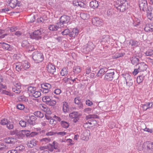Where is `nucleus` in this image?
<instances>
[{
	"mask_svg": "<svg viewBox=\"0 0 153 153\" xmlns=\"http://www.w3.org/2000/svg\"><path fill=\"white\" fill-rule=\"evenodd\" d=\"M139 4L140 10L147 13V17L150 20L153 18V15L152 13V8L150 6L148 7L146 0H139Z\"/></svg>",
	"mask_w": 153,
	"mask_h": 153,
	"instance_id": "f257e3e1",
	"label": "nucleus"
},
{
	"mask_svg": "<svg viewBox=\"0 0 153 153\" xmlns=\"http://www.w3.org/2000/svg\"><path fill=\"white\" fill-rule=\"evenodd\" d=\"M115 7L121 12L124 11L128 8V4L125 0H117L114 4Z\"/></svg>",
	"mask_w": 153,
	"mask_h": 153,
	"instance_id": "f03ea898",
	"label": "nucleus"
},
{
	"mask_svg": "<svg viewBox=\"0 0 153 153\" xmlns=\"http://www.w3.org/2000/svg\"><path fill=\"white\" fill-rule=\"evenodd\" d=\"M70 18L69 16L65 15H63L59 19V22L57 23V24L60 25V27H66L68 24H70Z\"/></svg>",
	"mask_w": 153,
	"mask_h": 153,
	"instance_id": "7ed1b4c3",
	"label": "nucleus"
},
{
	"mask_svg": "<svg viewBox=\"0 0 153 153\" xmlns=\"http://www.w3.org/2000/svg\"><path fill=\"white\" fill-rule=\"evenodd\" d=\"M33 59L36 63L41 62L43 60V55L39 51L35 52L33 54Z\"/></svg>",
	"mask_w": 153,
	"mask_h": 153,
	"instance_id": "20e7f679",
	"label": "nucleus"
},
{
	"mask_svg": "<svg viewBox=\"0 0 153 153\" xmlns=\"http://www.w3.org/2000/svg\"><path fill=\"white\" fill-rule=\"evenodd\" d=\"M42 34V32L40 29L34 31L30 35V38L36 40L41 39L42 37L40 35Z\"/></svg>",
	"mask_w": 153,
	"mask_h": 153,
	"instance_id": "39448f33",
	"label": "nucleus"
},
{
	"mask_svg": "<svg viewBox=\"0 0 153 153\" xmlns=\"http://www.w3.org/2000/svg\"><path fill=\"white\" fill-rule=\"evenodd\" d=\"M123 76L126 81V85L129 87L132 86L133 80L132 79V77L128 73L123 74Z\"/></svg>",
	"mask_w": 153,
	"mask_h": 153,
	"instance_id": "423d86ee",
	"label": "nucleus"
},
{
	"mask_svg": "<svg viewBox=\"0 0 153 153\" xmlns=\"http://www.w3.org/2000/svg\"><path fill=\"white\" fill-rule=\"evenodd\" d=\"M69 116L70 118L74 119L73 121L75 123L79 119V114L77 112H73L69 114Z\"/></svg>",
	"mask_w": 153,
	"mask_h": 153,
	"instance_id": "0eeeda50",
	"label": "nucleus"
},
{
	"mask_svg": "<svg viewBox=\"0 0 153 153\" xmlns=\"http://www.w3.org/2000/svg\"><path fill=\"white\" fill-rule=\"evenodd\" d=\"M146 146L148 151L151 153L153 152V143L150 141H147L144 143Z\"/></svg>",
	"mask_w": 153,
	"mask_h": 153,
	"instance_id": "6e6552de",
	"label": "nucleus"
},
{
	"mask_svg": "<svg viewBox=\"0 0 153 153\" xmlns=\"http://www.w3.org/2000/svg\"><path fill=\"white\" fill-rule=\"evenodd\" d=\"M131 63L133 65H136V66L138 64L139 61V56L137 55H134L132 57L130 58Z\"/></svg>",
	"mask_w": 153,
	"mask_h": 153,
	"instance_id": "1a4fd4ad",
	"label": "nucleus"
},
{
	"mask_svg": "<svg viewBox=\"0 0 153 153\" xmlns=\"http://www.w3.org/2000/svg\"><path fill=\"white\" fill-rule=\"evenodd\" d=\"M92 21L93 24L97 26H100L103 24L102 20L98 18H93Z\"/></svg>",
	"mask_w": 153,
	"mask_h": 153,
	"instance_id": "9d476101",
	"label": "nucleus"
},
{
	"mask_svg": "<svg viewBox=\"0 0 153 153\" xmlns=\"http://www.w3.org/2000/svg\"><path fill=\"white\" fill-rule=\"evenodd\" d=\"M8 2L10 6L13 8H15L16 6H19L20 5V3L17 0H8Z\"/></svg>",
	"mask_w": 153,
	"mask_h": 153,
	"instance_id": "9b49d317",
	"label": "nucleus"
},
{
	"mask_svg": "<svg viewBox=\"0 0 153 153\" xmlns=\"http://www.w3.org/2000/svg\"><path fill=\"white\" fill-rule=\"evenodd\" d=\"M3 141L8 144H14L17 141V139L12 137H7L4 139Z\"/></svg>",
	"mask_w": 153,
	"mask_h": 153,
	"instance_id": "f8f14e48",
	"label": "nucleus"
},
{
	"mask_svg": "<svg viewBox=\"0 0 153 153\" xmlns=\"http://www.w3.org/2000/svg\"><path fill=\"white\" fill-rule=\"evenodd\" d=\"M73 4L74 6H78L81 7L85 8L86 5L83 2L78 0H75L73 1Z\"/></svg>",
	"mask_w": 153,
	"mask_h": 153,
	"instance_id": "ddd939ff",
	"label": "nucleus"
},
{
	"mask_svg": "<svg viewBox=\"0 0 153 153\" xmlns=\"http://www.w3.org/2000/svg\"><path fill=\"white\" fill-rule=\"evenodd\" d=\"M47 71L51 74H54L55 72L56 68L53 65L51 64H49L47 66Z\"/></svg>",
	"mask_w": 153,
	"mask_h": 153,
	"instance_id": "4468645a",
	"label": "nucleus"
},
{
	"mask_svg": "<svg viewBox=\"0 0 153 153\" xmlns=\"http://www.w3.org/2000/svg\"><path fill=\"white\" fill-rule=\"evenodd\" d=\"M36 119V118L35 116L32 115L29 116V118L27 119V122H28L29 124L33 125L35 124V121Z\"/></svg>",
	"mask_w": 153,
	"mask_h": 153,
	"instance_id": "2eb2a0df",
	"label": "nucleus"
},
{
	"mask_svg": "<svg viewBox=\"0 0 153 153\" xmlns=\"http://www.w3.org/2000/svg\"><path fill=\"white\" fill-rule=\"evenodd\" d=\"M148 66L144 63H140V65L139 66L138 68L140 70V73L142 71L144 72L146 70Z\"/></svg>",
	"mask_w": 153,
	"mask_h": 153,
	"instance_id": "dca6fc26",
	"label": "nucleus"
},
{
	"mask_svg": "<svg viewBox=\"0 0 153 153\" xmlns=\"http://www.w3.org/2000/svg\"><path fill=\"white\" fill-rule=\"evenodd\" d=\"M146 74L145 72H144L143 74L140 73V75L137 77V82L140 83L144 79L145 76L146 75Z\"/></svg>",
	"mask_w": 153,
	"mask_h": 153,
	"instance_id": "f3484780",
	"label": "nucleus"
},
{
	"mask_svg": "<svg viewBox=\"0 0 153 153\" xmlns=\"http://www.w3.org/2000/svg\"><path fill=\"white\" fill-rule=\"evenodd\" d=\"M60 27V25H57V23L56 25H50L48 27V29L51 30L56 31Z\"/></svg>",
	"mask_w": 153,
	"mask_h": 153,
	"instance_id": "a211bd4d",
	"label": "nucleus"
},
{
	"mask_svg": "<svg viewBox=\"0 0 153 153\" xmlns=\"http://www.w3.org/2000/svg\"><path fill=\"white\" fill-rule=\"evenodd\" d=\"M94 45L91 42H88V43H87L86 45H84L85 48H86L89 51L93 50L94 48Z\"/></svg>",
	"mask_w": 153,
	"mask_h": 153,
	"instance_id": "6ab92c4d",
	"label": "nucleus"
},
{
	"mask_svg": "<svg viewBox=\"0 0 153 153\" xmlns=\"http://www.w3.org/2000/svg\"><path fill=\"white\" fill-rule=\"evenodd\" d=\"M21 67L23 71L24 70H26L30 67V65L29 63L27 61L23 62L21 64Z\"/></svg>",
	"mask_w": 153,
	"mask_h": 153,
	"instance_id": "aec40b11",
	"label": "nucleus"
},
{
	"mask_svg": "<svg viewBox=\"0 0 153 153\" xmlns=\"http://www.w3.org/2000/svg\"><path fill=\"white\" fill-rule=\"evenodd\" d=\"M90 6L91 8L93 9L97 8L99 6L98 2L95 0L92 1L90 2Z\"/></svg>",
	"mask_w": 153,
	"mask_h": 153,
	"instance_id": "412c9836",
	"label": "nucleus"
},
{
	"mask_svg": "<svg viewBox=\"0 0 153 153\" xmlns=\"http://www.w3.org/2000/svg\"><path fill=\"white\" fill-rule=\"evenodd\" d=\"M78 34V30L77 29L74 28L70 33L69 36L71 37H75Z\"/></svg>",
	"mask_w": 153,
	"mask_h": 153,
	"instance_id": "4be33fe9",
	"label": "nucleus"
},
{
	"mask_svg": "<svg viewBox=\"0 0 153 153\" xmlns=\"http://www.w3.org/2000/svg\"><path fill=\"white\" fill-rule=\"evenodd\" d=\"M114 75L106 73L105 75L104 79L108 81L112 80L114 78Z\"/></svg>",
	"mask_w": 153,
	"mask_h": 153,
	"instance_id": "5701e85b",
	"label": "nucleus"
},
{
	"mask_svg": "<svg viewBox=\"0 0 153 153\" xmlns=\"http://www.w3.org/2000/svg\"><path fill=\"white\" fill-rule=\"evenodd\" d=\"M22 45L23 47H26V48H28V50L30 51V50L29 49V47L30 44L28 42L27 40H25L23 41ZM31 51L32 50H31Z\"/></svg>",
	"mask_w": 153,
	"mask_h": 153,
	"instance_id": "b1692460",
	"label": "nucleus"
},
{
	"mask_svg": "<svg viewBox=\"0 0 153 153\" xmlns=\"http://www.w3.org/2000/svg\"><path fill=\"white\" fill-rule=\"evenodd\" d=\"M36 141L35 140H32L28 142L27 145L28 147L33 148L34 146H36Z\"/></svg>",
	"mask_w": 153,
	"mask_h": 153,
	"instance_id": "393cba45",
	"label": "nucleus"
},
{
	"mask_svg": "<svg viewBox=\"0 0 153 153\" xmlns=\"http://www.w3.org/2000/svg\"><path fill=\"white\" fill-rule=\"evenodd\" d=\"M80 17L83 20H86L89 17V14L84 13H82L80 14Z\"/></svg>",
	"mask_w": 153,
	"mask_h": 153,
	"instance_id": "a878e982",
	"label": "nucleus"
},
{
	"mask_svg": "<svg viewBox=\"0 0 153 153\" xmlns=\"http://www.w3.org/2000/svg\"><path fill=\"white\" fill-rule=\"evenodd\" d=\"M34 115L39 118H42L44 117V114L40 111L35 112L33 113Z\"/></svg>",
	"mask_w": 153,
	"mask_h": 153,
	"instance_id": "bb28decb",
	"label": "nucleus"
},
{
	"mask_svg": "<svg viewBox=\"0 0 153 153\" xmlns=\"http://www.w3.org/2000/svg\"><path fill=\"white\" fill-rule=\"evenodd\" d=\"M36 90V88L32 86H30L28 88V91L29 94H32Z\"/></svg>",
	"mask_w": 153,
	"mask_h": 153,
	"instance_id": "cd10ccee",
	"label": "nucleus"
},
{
	"mask_svg": "<svg viewBox=\"0 0 153 153\" xmlns=\"http://www.w3.org/2000/svg\"><path fill=\"white\" fill-rule=\"evenodd\" d=\"M61 124L62 126L64 128H67L69 126V123L64 121H61Z\"/></svg>",
	"mask_w": 153,
	"mask_h": 153,
	"instance_id": "c85d7f7f",
	"label": "nucleus"
},
{
	"mask_svg": "<svg viewBox=\"0 0 153 153\" xmlns=\"http://www.w3.org/2000/svg\"><path fill=\"white\" fill-rule=\"evenodd\" d=\"M63 110L65 113L69 111L68 103L66 102L64 103L63 104Z\"/></svg>",
	"mask_w": 153,
	"mask_h": 153,
	"instance_id": "c756f323",
	"label": "nucleus"
},
{
	"mask_svg": "<svg viewBox=\"0 0 153 153\" xmlns=\"http://www.w3.org/2000/svg\"><path fill=\"white\" fill-rule=\"evenodd\" d=\"M51 99L49 96H45L42 98V100L44 102H45L46 104L49 102Z\"/></svg>",
	"mask_w": 153,
	"mask_h": 153,
	"instance_id": "7c9ffc66",
	"label": "nucleus"
},
{
	"mask_svg": "<svg viewBox=\"0 0 153 153\" xmlns=\"http://www.w3.org/2000/svg\"><path fill=\"white\" fill-rule=\"evenodd\" d=\"M21 88V87H19V86H18V87H13L12 88V90L15 93L18 94L21 91L20 90Z\"/></svg>",
	"mask_w": 153,
	"mask_h": 153,
	"instance_id": "2f4dec72",
	"label": "nucleus"
},
{
	"mask_svg": "<svg viewBox=\"0 0 153 153\" xmlns=\"http://www.w3.org/2000/svg\"><path fill=\"white\" fill-rule=\"evenodd\" d=\"M41 87L43 89H47L51 88V85L49 83H45L41 85Z\"/></svg>",
	"mask_w": 153,
	"mask_h": 153,
	"instance_id": "473e14b6",
	"label": "nucleus"
},
{
	"mask_svg": "<svg viewBox=\"0 0 153 153\" xmlns=\"http://www.w3.org/2000/svg\"><path fill=\"white\" fill-rule=\"evenodd\" d=\"M129 44V45H131V46L134 47H136L138 45V42L136 41L133 40H130Z\"/></svg>",
	"mask_w": 153,
	"mask_h": 153,
	"instance_id": "72a5a7b5",
	"label": "nucleus"
},
{
	"mask_svg": "<svg viewBox=\"0 0 153 153\" xmlns=\"http://www.w3.org/2000/svg\"><path fill=\"white\" fill-rule=\"evenodd\" d=\"M105 72H106V71H105L103 68H101L99 71L96 76L98 77L100 76L103 74Z\"/></svg>",
	"mask_w": 153,
	"mask_h": 153,
	"instance_id": "f704fd0d",
	"label": "nucleus"
},
{
	"mask_svg": "<svg viewBox=\"0 0 153 153\" xmlns=\"http://www.w3.org/2000/svg\"><path fill=\"white\" fill-rule=\"evenodd\" d=\"M80 71L81 69L79 66H76L74 68L73 72L75 74H78L80 72Z\"/></svg>",
	"mask_w": 153,
	"mask_h": 153,
	"instance_id": "c9c22d12",
	"label": "nucleus"
},
{
	"mask_svg": "<svg viewBox=\"0 0 153 153\" xmlns=\"http://www.w3.org/2000/svg\"><path fill=\"white\" fill-rule=\"evenodd\" d=\"M60 74L62 76H65L68 74V71L65 68H63L60 72Z\"/></svg>",
	"mask_w": 153,
	"mask_h": 153,
	"instance_id": "e433bc0d",
	"label": "nucleus"
},
{
	"mask_svg": "<svg viewBox=\"0 0 153 153\" xmlns=\"http://www.w3.org/2000/svg\"><path fill=\"white\" fill-rule=\"evenodd\" d=\"M53 147L54 149H57V151H56V152H60V150L58 149L59 146L58 144L55 141H53Z\"/></svg>",
	"mask_w": 153,
	"mask_h": 153,
	"instance_id": "4c0bfd02",
	"label": "nucleus"
},
{
	"mask_svg": "<svg viewBox=\"0 0 153 153\" xmlns=\"http://www.w3.org/2000/svg\"><path fill=\"white\" fill-rule=\"evenodd\" d=\"M41 95V93L39 91H35L33 94V96L35 98H38L40 97Z\"/></svg>",
	"mask_w": 153,
	"mask_h": 153,
	"instance_id": "58836bf2",
	"label": "nucleus"
},
{
	"mask_svg": "<svg viewBox=\"0 0 153 153\" xmlns=\"http://www.w3.org/2000/svg\"><path fill=\"white\" fill-rule=\"evenodd\" d=\"M19 100V101H24L25 102H27V99L25 96H21L18 98Z\"/></svg>",
	"mask_w": 153,
	"mask_h": 153,
	"instance_id": "ea45409f",
	"label": "nucleus"
},
{
	"mask_svg": "<svg viewBox=\"0 0 153 153\" xmlns=\"http://www.w3.org/2000/svg\"><path fill=\"white\" fill-rule=\"evenodd\" d=\"M98 118V116L95 115H90L87 116L86 117V119L87 120L91 118Z\"/></svg>",
	"mask_w": 153,
	"mask_h": 153,
	"instance_id": "a19ab883",
	"label": "nucleus"
},
{
	"mask_svg": "<svg viewBox=\"0 0 153 153\" xmlns=\"http://www.w3.org/2000/svg\"><path fill=\"white\" fill-rule=\"evenodd\" d=\"M16 107L17 109L20 110H23L25 108L24 105L21 103L18 104L16 105Z\"/></svg>",
	"mask_w": 153,
	"mask_h": 153,
	"instance_id": "79ce46f5",
	"label": "nucleus"
},
{
	"mask_svg": "<svg viewBox=\"0 0 153 153\" xmlns=\"http://www.w3.org/2000/svg\"><path fill=\"white\" fill-rule=\"evenodd\" d=\"M125 54L122 53H116L115 55L113 56V58L114 59H116L119 57L123 56V55Z\"/></svg>",
	"mask_w": 153,
	"mask_h": 153,
	"instance_id": "37998d69",
	"label": "nucleus"
},
{
	"mask_svg": "<svg viewBox=\"0 0 153 153\" xmlns=\"http://www.w3.org/2000/svg\"><path fill=\"white\" fill-rule=\"evenodd\" d=\"M22 131H18L17 133H16V136L18 138H22L24 136V134L22 133Z\"/></svg>",
	"mask_w": 153,
	"mask_h": 153,
	"instance_id": "c03bdc74",
	"label": "nucleus"
},
{
	"mask_svg": "<svg viewBox=\"0 0 153 153\" xmlns=\"http://www.w3.org/2000/svg\"><path fill=\"white\" fill-rule=\"evenodd\" d=\"M2 46L4 49L7 50H10V45L5 43H3L2 45Z\"/></svg>",
	"mask_w": 153,
	"mask_h": 153,
	"instance_id": "a18cd8bd",
	"label": "nucleus"
},
{
	"mask_svg": "<svg viewBox=\"0 0 153 153\" xmlns=\"http://www.w3.org/2000/svg\"><path fill=\"white\" fill-rule=\"evenodd\" d=\"M40 107L42 110L44 112H46L48 111V108L45 105H41L40 106Z\"/></svg>",
	"mask_w": 153,
	"mask_h": 153,
	"instance_id": "49530a36",
	"label": "nucleus"
},
{
	"mask_svg": "<svg viewBox=\"0 0 153 153\" xmlns=\"http://www.w3.org/2000/svg\"><path fill=\"white\" fill-rule=\"evenodd\" d=\"M98 106L100 108H101L102 109H103L105 107V102H100L98 104Z\"/></svg>",
	"mask_w": 153,
	"mask_h": 153,
	"instance_id": "de8ad7c7",
	"label": "nucleus"
},
{
	"mask_svg": "<svg viewBox=\"0 0 153 153\" xmlns=\"http://www.w3.org/2000/svg\"><path fill=\"white\" fill-rule=\"evenodd\" d=\"M24 149L25 147L23 146L20 145L16 148V150L17 152V151H20Z\"/></svg>",
	"mask_w": 153,
	"mask_h": 153,
	"instance_id": "09e8293b",
	"label": "nucleus"
},
{
	"mask_svg": "<svg viewBox=\"0 0 153 153\" xmlns=\"http://www.w3.org/2000/svg\"><path fill=\"white\" fill-rule=\"evenodd\" d=\"M7 128L9 129H12L13 128V124L10 122H7Z\"/></svg>",
	"mask_w": 153,
	"mask_h": 153,
	"instance_id": "8fccbe9b",
	"label": "nucleus"
},
{
	"mask_svg": "<svg viewBox=\"0 0 153 153\" xmlns=\"http://www.w3.org/2000/svg\"><path fill=\"white\" fill-rule=\"evenodd\" d=\"M150 26V24L146 25L144 28V30L147 32L149 31H151V27Z\"/></svg>",
	"mask_w": 153,
	"mask_h": 153,
	"instance_id": "3c124183",
	"label": "nucleus"
},
{
	"mask_svg": "<svg viewBox=\"0 0 153 153\" xmlns=\"http://www.w3.org/2000/svg\"><path fill=\"white\" fill-rule=\"evenodd\" d=\"M114 69H108L106 71V73L114 75Z\"/></svg>",
	"mask_w": 153,
	"mask_h": 153,
	"instance_id": "603ef678",
	"label": "nucleus"
},
{
	"mask_svg": "<svg viewBox=\"0 0 153 153\" xmlns=\"http://www.w3.org/2000/svg\"><path fill=\"white\" fill-rule=\"evenodd\" d=\"M145 54L147 56L153 55V51L152 50H149L145 53Z\"/></svg>",
	"mask_w": 153,
	"mask_h": 153,
	"instance_id": "864d4df0",
	"label": "nucleus"
},
{
	"mask_svg": "<svg viewBox=\"0 0 153 153\" xmlns=\"http://www.w3.org/2000/svg\"><path fill=\"white\" fill-rule=\"evenodd\" d=\"M28 123H26L24 120H21L19 122V124L22 127H25L26 126L27 124Z\"/></svg>",
	"mask_w": 153,
	"mask_h": 153,
	"instance_id": "5fc2aeb1",
	"label": "nucleus"
},
{
	"mask_svg": "<svg viewBox=\"0 0 153 153\" xmlns=\"http://www.w3.org/2000/svg\"><path fill=\"white\" fill-rule=\"evenodd\" d=\"M16 70L18 72L21 71H23L22 67H21V65H16Z\"/></svg>",
	"mask_w": 153,
	"mask_h": 153,
	"instance_id": "6e6d98bb",
	"label": "nucleus"
},
{
	"mask_svg": "<svg viewBox=\"0 0 153 153\" xmlns=\"http://www.w3.org/2000/svg\"><path fill=\"white\" fill-rule=\"evenodd\" d=\"M56 102L55 101L51 100L47 104L50 106H53L56 104Z\"/></svg>",
	"mask_w": 153,
	"mask_h": 153,
	"instance_id": "4d7b16f0",
	"label": "nucleus"
},
{
	"mask_svg": "<svg viewBox=\"0 0 153 153\" xmlns=\"http://www.w3.org/2000/svg\"><path fill=\"white\" fill-rule=\"evenodd\" d=\"M8 122L7 119H4L1 120L0 124L3 125H7V123Z\"/></svg>",
	"mask_w": 153,
	"mask_h": 153,
	"instance_id": "13d9d810",
	"label": "nucleus"
},
{
	"mask_svg": "<svg viewBox=\"0 0 153 153\" xmlns=\"http://www.w3.org/2000/svg\"><path fill=\"white\" fill-rule=\"evenodd\" d=\"M69 30L68 29H66L62 33L63 35H67L69 34Z\"/></svg>",
	"mask_w": 153,
	"mask_h": 153,
	"instance_id": "bf43d9fd",
	"label": "nucleus"
},
{
	"mask_svg": "<svg viewBox=\"0 0 153 153\" xmlns=\"http://www.w3.org/2000/svg\"><path fill=\"white\" fill-rule=\"evenodd\" d=\"M139 72L140 73V72L138 68V69H135L133 72L132 74L134 75H136Z\"/></svg>",
	"mask_w": 153,
	"mask_h": 153,
	"instance_id": "052dcab7",
	"label": "nucleus"
},
{
	"mask_svg": "<svg viewBox=\"0 0 153 153\" xmlns=\"http://www.w3.org/2000/svg\"><path fill=\"white\" fill-rule=\"evenodd\" d=\"M75 103L77 104L81 102L80 100V98L79 97H76L74 99Z\"/></svg>",
	"mask_w": 153,
	"mask_h": 153,
	"instance_id": "680f3d73",
	"label": "nucleus"
},
{
	"mask_svg": "<svg viewBox=\"0 0 153 153\" xmlns=\"http://www.w3.org/2000/svg\"><path fill=\"white\" fill-rule=\"evenodd\" d=\"M71 78L72 77H70V78L65 77L62 80L64 82L66 83L67 82L70 81V80H71Z\"/></svg>",
	"mask_w": 153,
	"mask_h": 153,
	"instance_id": "e2e57ef3",
	"label": "nucleus"
},
{
	"mask_svg": "<svg viewBox=\"0 0 153 153\" xmlns=\"http://www.w3.org/2000/svg\"><path fill=\"white\" fill-rule=\"evenodd\" d=\"M56 123V120L53 119H51L50 121V123L52 125H55Z\"/></svg>",
	"mask_w": 153,
	"mask_h": 153,
	"instance_id": "0e129e2a",
	"label": "nucleus"
},
{
	"mask_svg": "<svg viewBox=\"0 0 153 153\" xmlns=\"http://www.w3.org/2000/svg\"><path fill=\"white\" fill-rule=\"evenodd\" d=\"M61 92V91L59 89H56L54 91V93L56 94H59Z\"/></svg>",
	"mask_w": 153,
	"mask_h": 153,
	"instance_id": "69168bd1",
	"label": "nucleus"
},
{
	"mask_svg": "<svg viewBox=\"0 0 153 153\" xmlns=\"http://www.w3.org/2000/svg\"><path fill=\"white\" fill-rule=\"evenodd\" d=\"M86 104L89 106H91L93 104L92 102L89 100H88L86 101Z\"/></svg>",
	"mask_w": 153,
	"mask_h": 153,
	"instance_id": "338daca9",
	"label": "nucleus"
},
{
	"mask_svg": "<svg viewBox=\"0 0 153 153\" xmlns=\"http://www.w3.org/2000/svg\"><path fill=\"white\" fill-rule=\"evenodd\" d=\"M14 87H18V86L19 87H21V83L19 82H15L14 83Z\"/></svg>",
	"mask_w": 153,
	"mask_h": 153,
	"instance_id": "774afa93",
	"label": "nucleus"
}]
</instances>
